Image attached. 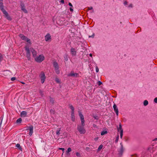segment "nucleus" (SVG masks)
Returning a JSON list of instances; mask_svg holds the SVG:
<instances>
[{"mask_svg": "<svg viewBox=\"0 0 157 157\" xmlns=\"http://www.w3.org/2000/svg\"><path fill=\"white\" fill-rule=\"evenodd\" d=\"M68 5H69L70 6H71V7H73L72 5V4H71V3L69 2V4H68Z\"/></svg>", "mask_w": 157, "mask_h": 157, "instance_id": "3c124183", "label": "nucleus"}, {"mask_svg": "<svg viewBox=\"0 0 157 157\" xmlns=\"http://www.w3.org/2000/svg\"><path fill=\"white\" fill-rule=\"evenodd\" d=\"M129 7L132 8V4H130L129 6Z\"/></svg>", "mask_w": 157, "mask_h": 157, "instance_id": "603ef678", "label": "nucleus"}, {"mask_svg": "<svg viewBox=\"0 0 157 157\" xmlns=\"http://www.w3.org/2000/svg\"><path fill=\"white\" fill-rule=\"evenodd\" d=\"M132 157H137L136 156H132Z\"/></svg>", "mask_w": 157, "mask_h": 157, "instance_id": "0e129e2a", "label": "nucleus"}, {"mask_svg": "<svg viewBox=\"0 0 157 157\" xmlns=\"http://www.w3.org/2000/svg\"><path fill=\"white\" fill-rule=\"evenodd\" d=\"M60 2L61 3H63V4L64 3V0H61Z\"/></svg>", "mask_w": 157, "mask_h": 157, "instance_id": "864d4df0", "label": "nucleus"}, {"mask_svg": "<svg viewBox=\"0 0 157 157\" xmlns=\"http://www.w3.org/2000/svg\"><path fill=\"white\" fill-rule=\"evenodd\" d=\"M56 81L57 83H59L60 82V81H59V80L57 78H56Z\"/></svg>", "mask_w": 157, "mask_h": 157, "instance_id": "37998d69", "label": "nucleus"}, {"mask_svg": "<svg viewBox=\"0 0 157 157\" xmlns=\"http://www.w3.org/2000/svg\"><path fill=\"white\" fill-rule=\"evenodd\" d=\"M76 155L77 156H79L80 155V154L78 152H76Z\"/></svg>", "mask_w": 157, "mask_h": 157, "instance_id": "8fccbe9b", "label": "nucleus"}, {"mask_svg": "<svg viewBox=\"0 0 157 157\" xmlns=\"http://www.w3.org/2000/svg\"><path fill=\"white\" fill-rule=\"evenodd\" d=\"M154 101L155 103H157V97L155 98L154 100Z\"/></svg>", "mask_w": 157, "mask_h": 157, "instance_id": "ea45409f", "label": "nucleus"}, {"mask_svg": "<svg viewBox=\"0 0 157 157\" xmlns=\"http://www.w3.org/2000/svg\"><path fill=\"white\" fill-rule=\"evenodd\" d=\"M92 12L93 13L94 12V10H92Z\"/></svg>", "mask_w": 157, "mask_h": 157, "instance_id": "e2e57ef3", "label": "nucleus"}, {"mask_svg": "<svg viewBox=\"0 0 157 157\" xmlns=\"http://www.w3.org/2000/svg\"><path fill=\"white\" fill-rule=\"evenodd\" d=\"M118 131V132H121V130L123 131V129L122 128V126L121 124L120 123L119 125V127H117Z\"/></svg>", "mask_w": 157, "mask_h": 157, "instance_id": "aec40b11", "label": "nucleus"}, {"mask_svg": "<svg viewBox=\"0 0 157 157\" xmlns=\"http://www.w3.org/2000/svg\"><path fill=\"white\" fill-rule=\"evenodd\" d=\"M6 18L9 21H11L12 20L11 17L9 15L8 16L6 17Z\"/></svg>", "mask_w": 157, "mask_h": 157, "instance_id": "473e14b6", "label": "nucleus"}, {"mask_svg": "<svg viewBox=\"0 0 157 157\" xmlns=\"http://www.w3.org/2000/svg\"><path fill=\"white\" fill-rule=\"evenodd\" d=\"M21 10L25 13H27L28 11L25 9V5L22 2L21 3Z\"/></svg>", "mask_w": 157, "mask_h": 157, "instance_id": "1a4fd4ad", "label": "nucleus"}, {"mask_svg": "<svg viewBox=\"0 0 157 157\" xmlns=\"http://www.w3.org/2000/svg\"><path fill=\"white\" fill-rule=\"evenodd\" d=\"M154 140V141H157V138H155Z\"/></svg>", "mask_w": 157, "mask_h": 157, "instance_id": "bf43d9fd", "label": "nucleus"}, {"mask_svg": "<svg viewBox=\"0 0 157 157\" xmlns=\"http://www.w3.org/2000/svg\"><path fill=\"white\" fill-rule=\"evenodd\" d=\"M59 150H61V151H62L63 152V153H64V148H59Z\"/></svg>", "mask_w": 157, "mask_h": 157, "instance_id": "a19ab883", "label": "nucleus"}, {"mask_svg": "<svg viewBox=\"0 0 157 157\" xmlns=\"http://www.w3.org/2000/svg\"><path fill=\"white\" fill-rule=\"evenodd\" d=\"M123 131H122L121 130L120 132V138L121 139L122 138L123 135Z\"/></svg>", "mask_w": 157, "mask_h": 157, "instance_id": "72a5a7b5", "label": "nucleus"}, {"mask_svg": "<svg viewBox=\"0 0 157 157\" xmlns=\"http://www.w3.org/2000/svg\"><path fill=\"white\" fill-rule=\"evenodd\" d=\"M120 145H121V147L119 151V154L121 155H122L124 151V149L123 147V145L121 143L120 144Z\"/></svg>", "mask_w": 157, "mask_h": 157, "instance_id": "f8f14e48", "label": "nucleus"}, {"mask_svg": "<svg viewBox=\"0 0 157 157\" xmlns=\"http://www.w3.org/2000/svg\"><path fill=\"white\" fill-rule=\"evenodd\" d=\"M90 148L89 147H87L86 148V150L87 151H89L90 150Z\"/></svg>", "mask_w": 157, "mask_h": 157, "instance_id": "a18cd8bd", "label": "nucleus"}, {"mask_svg": "<svg viewBox=\"0 0 157 157\" xmlns=\"http://www.w3.org/2000/svg\"><path fill=\"white\" fill-rule=\"evenodd\" d=\"M96 71L97 72H98L99 71V69L97 66L96 67Z\"/></svg>", "mask_w": 157, "mask_h": 157, "instance_id": "79ce46f5", "label": "nucleus"}, {"mask_svg": "<svg viewBox=\"0 0 157 157\" xmlns=\"http://www.w3.org/2000/svg\"><path fill=\"white\" fill-rule=\"evenodd\" d=\"M40 77L41 79V83L42 84L45 81V80L46 78L45 74L43 72H41L40 75Z\"/></svg>", "mask_w": 157, "mask_h": 157, "instance_id": "20e7f679", "label": "nucleus"}, {"mask_svg": "<svg viewBox=\"0 0 157 157\" xmlns=\"http://www.w3.org/2000/svg\"><path fill=\"white\" fill-rule=\"evenodd\" d=\"M148 104V101L147 100H145L144 102V106L147 105Z\"/></svg>", "mask_w": 157, "mask_h": 157, "instance_id": "cd10ccee", "label": "nucleus"}, {"mask_svg": "<svg viewBox=\"0 0 157 157\" xmlns=\"http://www.w3.org/2000/svg\"><path fill=\"white\" fill-rule=\"evenodd\" d=\"M93 117L96 120H98V117L97 116H93Z\"/></svg>", "mask_w": 157, "mask_h": 157, "instance_id": "58836bf2", "label": "nucleus"}, {"mask_svg": "<svg viewBox=\"0 0 157 157\" xmlns=\"http://www.w3.org/2000/svg\"><path fill=\"white\" fill-rule=\"evenodd\" d=\"M51 36L49 33H48L45 36V39L46 41H48L49 39H51Z\"/></svg>", "mask_w": 157, "mask_h": 157, "instance_id": "ddd939ff", "label": "nucleus"}, {"mask_svg": "<svg viewBox=\"0 0 157 157\" xmlns=\"http://www.w3.org/2000/svg\"><path fill=\"white\" fill-rule=\"evenodd\" d=\"M98 139V137H96L94 139V140L95 141H97Z\"/></svg>", "mask_w": 157, "mask_h": 157, "instance_id": "4d7b16f0", "label": "nucleus"}, {"mask_svg": "<svg viewBox=\"0 0 157 157\" xmlns=\"http://www.w3.org/2000/svg\"><path fill=\"white\" fill-rule=\"evenodd\" d=\"M50 101L52 104H54V102L53 98H50Z\"/></svg>", "mask_w": 157, "mask_h": 157, "instance_id": "7c9ffc66", "label": "nucleus"}, {"mask_svg": "<svg viewBox=\"0 0 157 157\" xmlns=\"http://www.w3.org/2000/svg\"><path fill=\"white\" fill-rule=\"evenodd\" d=\"M71 149L70 147H69L68 148L67 151H66V153L67 154L69 152H71Z\"/></svg>", "mask_w": 157, "mask_h": 157, "instance_id": "c756f323", "label": "nucleus"}, {"mask_svg": "<svg viewBox=\"0 0 157 157\" xmlns=\"http://www.w3.org/2000/svg\"><path fill=\"white\" fill-rule=\"evenodd\" d=\"M69 76H71L73 77H78L79 74L77 73H74V71H71L70 73L68 75Z\"/></svg>", "mask_w": 157, "mask_h": 157, "instance_id": "6e6552de", "label": "nucleus"}, {"mask_svg": "<svg viewBox=\"0 0 157 157\" xmlns=\"http://www.w3.org/2000/svg\"><path fill=\"white\" fill-rule=\"evenodd\" d=\"M79 116L80 118L81 121V125H85L84 120V117L83 115L82 114L81 112L80 111H78Z\"/></svg>", "mask_w": 157, "mask_h": 157, "instance_id": "423d86ee", "label": "nucleus"}, {"mask_svg": "<svg viewBox=\"0 0 157 157\" xmlns=\"http://www.w3.org/2000/svg\"><path fill=\"white\" fill-rule=\"evenodd\" d=\"M71 52L72 55H75L76 53V51L74 48H72L71 50Z\"/></svg>", "mask_w": 157, "mask_h": 157, "instance_id": "f3484780", "label": "nucleus"}, {"mask_svg": "<svg viewBox=\"0 0 157 157\" xmlns=\"http://www.w3.org/2000/svg\"><path fill=\"white\" fill-rule=\"evenodd\" d=\"M70 9L71 12H72L73 11V10L72 8H70Z\"/></svg>", "mask_w": 157, "mask_h": 157, "instance_id": "5fc2aeb1", "label": "nucleus"}, {"mask_svg": "<svg viewBox=\"0 0 157 157\" xmlns=\"http://www.w3.org/2000/svg\"><path fill=\"white\" fill-rule=\"evenodd\" d=\"M8 71V72H9V71Z\"/></svg>", "mask_w": 157, "mask_h": 157, "instance_id": "69168bd1", "label": "nucleus"}, {"mask_svg": "<svg viewBox=\"0 0 157 157\" xmlns=\"http://www.w3.org/2000/svg\"><path fill=\"white\" fill-rule=\"evenodd\" d=\"M103 147V146L102 144L100 145L98 147V151H100L101 150L102 148Z\"/></svg>", "mask_w": 157, "mask_h": 157, "instance_id": "a878e982", "label": "nucleus"}, {"mask_svg": "<svg viewBox=\"0 0 157 157\" xmlns=\"http://www.w3.org/2000/svg\"><path fill=\"white\" fill-rule=\"evenodd\" d=\"M113 108L114 111L116 113L117 115V116L118 115L119 111L117 106L115 104H114L113 105Z\"/></svg>", "mask_w": 157, "mask_h": 157, "instance_id": "9b49d317", "label": "nucleus"}, {"mask_svg": "<svg viewBox=\"0 0 157 157\" xmlns=\"http://www.w3.org/2000/svg\"><path fill=\"white\" fill-rule=\"evenodd\" d=\"M40 93L41 95H43V92H42V91L40 90Z\"/></svg>", "mask_w": 157, "mask_h": 157, "instance_id": "6e6d98bb", "label": "nucleus"}, {"mask_svg": "<svg viewBox=\"0 0 157 157\" xmlns=\"http://www.w3.org/2000/svg\"><path fill=\"white\" fill-rule=\"evenodd\" d=\"M44 57L43 56L40 55L38 56L35 58V60L38 63H40L44 60Z\"/></svg>", "mask_w": 157, "mask_h": 157, "instance_id": "7ed1b4c3", "label": "nucleus"}, {"mask_svg": "<svg viewBox=\"0 0 157 157\" xmlns=\"http://www.w3.org/2000/svg\"><path fill=\"white\" fill-rule=\"evenodd\" d=\"M90 56H91V57H92V54H90Z\"/></svg>", "mask_w": 157, "mask_h": 157, "instance_id": "052dcab7", "label": "nucleus"}, {"mask_svg": "<svg viewBox=\"0 0 157 157\" xmlns=\"http://www.w3.org/2000/svg\"><path fill=\"white\" fill-rule=\"evenodd\" d=\"M70 108L71 109V113L74 112V108L72 105H70Z\"/></svg>", "mask_w": 157, "mask_h": 157, "instance_id": "5701e85b", "label": "nucleus"}, {"mask_svg": "<svg viewBox=\"0 0 157 157\" xmlns=\"http://www.w3.org/2000/svg\"><path fill=\"white\" fill-rule=\"evenodd\" d=\"M85 125H78L77 129L81 134H84L86 132V130L84 128Z\"/></svg>", "mask_w": 157, "mask_h": 157, "instance_id": "f257e3e1", "label": "nucleus"}, {"mask_svg": "<svg viewBox=\"0 0 157 157\" xmlns=\"http://www.w3.org/2000/svg\"><path fill=\"white\" fill-rule=\"evenodd\" d=\"M71 120L73 121H74L75 120L74 112L71 113Z\"/></svg>", "mask_w": 157, "mask_h": 157, "instance_id": "a211bd4d", "label": "nucleus"}, {"mask_svg": "<svg viewBox=\"0 0 157 157\" xmlns=\"http://www.w3.org/2000/svg\"><path fill=\"white\" fill-rule=\"evenodd\" d=\"M22 121V119L21 118H19L16 121V122L17 123H20Z\"/></svg>", "mask_w": 157, "mask_h": 157, "instance_id": "c85d7f7f", "label": "nucleus"}, {"mask_svg": "<svg viewBox=\"0 0 157 157\" xmlns=\"http://www.w3.org/2000/svg\"><path fill=\"white\" fill-rule=\"evenodd\" d=\"M27 115V112L25 111H23L21 113V117H25Z\"/></svg>", "mask_w": 157, "mask_h": 157, "instance_id": "dca6fc26", "label": "nucleus"}, {"mask_svg": "<svg viewBox=\"0 0 157 157\" xmlns=\"http://www.w3.org/2000/svg\"><path fill=\"white\" fill-rule=\"evenodd\" d=\"M119 135H118L117 136V137L116 138V139L115 141L116 143L117 142L118 139H119Z\"/></svg>", "mask_w": 157, "mask_h": 157, "instance_id": "4c0bfd02", "label": "nucleus"}, {"mask_svg": "<svg viewBox=\"0 0 157 157\" xmlns=\"http://www.w3.org/2000/svg\"><path fill=\"white\" fill-rule=\"evenodd\" d=\"M53 66L55 69L59 68V66L58 63L56 61H55L53 63Z\"/></svg>", "mask_w": 157, "mask_h": 157, "instance_id": "4468645a", "label": "nucleus"}, {"mask_svg": "<svg viewBox=\"0 0 157 157\" xmlns=\"http://www.w3.org/2000/svg\"><path fill=\"white\" fill-rule=\"evenodd\" d=\"M25 50L26 51V56L27 57L28 60H30L31 59V53L29 47L25 46Z\"/></svg>", "mask_w": 157, "mask_h": 157, "instance_id": "f03ea898", "label": "nucleus"}, {"mask_svg": "<svg viewBox=\"0 0 157 157\" xmlns=\"http://www.w3.org/2000/svg\"><path fill=\"white\" fill-rule=\"evenodd\" d=\"M20 37L23 40H25L28 42L29 44H31L30 39L27 38L26 36H24L23 35L20 34L19 35Z\"/></svg>", "mask_w": 157, "mask_h": 157, "instance_id": "39448f33", "label": "nucleus"}, {"mask_svg": "<svg viewBox=\"0 0 157 157\" xmlns=\"http://www.w3.org/2000/svg\"><path fill=\"white\" fill-rule=\"evenodd\" d=\"M33 126H30L27 127V128L26 130H29V135L30 136H31L33 133Z\"/></svg>", "mask_w": 157, "mask_h": 157, "instance_id": "0eeeda50", "label": "nucleus"}, {"mask_svg": "<svg viewBox=\"0 0 157 157\" xmlns=\"http://www.w3.org/2000/svg\"><path fill=\"white\" fill-rule=\"evenodd\" d=\"M64 59L66 61H67L68 60V58H67V55H65L64 56Z\"/></svg>", "mask_w": 157, "mask_h": 157, "instance_id": "2f4dec72", "label": "nucleus"}, {"mask_svg": "<svg viewBox=\"0 0 157 157\" xmlns=\"http://www.w3.org/2000/svg\"><path fill=\"white\" fill-rule=\"evenodd\" d=\"M2 12L4 14L6 17L9 15L7 12L6 10L3 11Z\"/></svg>", "mask_w": 157, "mask_h": 157, "instance_id": "4be33fe9", "label": "nucleus"}, {"mask_svg": "<svg viewBox=\"0 0 157 157\" xmlns=\"http://www.w3.org/2000/svg\"><path fill=\"white\" fill-rule=\"evenodd\" d=\"M50 113H51L54 114L55 113V110L54 109H51L50 110Z\"/></svg>", "mask_w": 157, "mask_h": 157, "instance_id": "f704fd0d", "label": "nucleus"}, {"mask_svg": "<svg viewBox=\"0 0 157 157\" xmlns=\"http://www.w3.org/2000/svg\"><path fill=\"white\" fill-rule=\"evenodd\" d=\"M93 8L92 7H89L88 8V9L89 10H93Z\"/></svg>", "mask_w": 157, "mask_h": 157, "instance_id": "09e8293b", "label": "nucleus"}, {"mask_svg": "<svg viewBox=\"0 0 157 157\" xmlns=\"http://www.w3.org/2000/svg\"><path fill=\"white\" fill-rule=\"evenodd\" d=\"M0 8L2 12L5 10L4 9L3 4L2 2H0Z\"/></svg>", "mask_w": 157, "mask_h": 157, "instance_id": "2eb2a0df", "label": "nucleus"}, {"mask_svg": "<svg viewBox=\"0 0 157 157\" xmlns=\"http://www.w3.org/2000/svg\"><path fill=\"white\" fill-rule=\"evenodd\" d=\"M3 117H1L0 118V120H1V122L0 123V126H1L2 123Z\"/></svg>", "mask_w": 157, "mask_h": 157, "instance_id": "e433bc0d", "label": "nucleus"}, {"mask_svg": "<svg viewBox=\"0 0 157 157\" xmlns=\"http://www.w3.org/2000/svg\"><path fill=\"white\" fill-rule=\"evenodd\" d=\"M61 131V128H58L57 130L56 131V134L57 135L59 136V135L60 134V132Z\"/></svg>", "mask_w": 157, "mask_h": 157, "instance_id": "6ab92c4d", "label": "nucleus"}, {"mask_svg": "<svg viewBox=\"0 0 157 157\" xmlns=\"http://www.w3.org/2000/svg\"><path fill=\"white\" fill-rule=\"evenodd\" d=\"M22 84H24V82H22Z\"/></svg>", "mask_w": 157, "mask_h": 157, "instance_id": "338daca9", "label": "nucleus"}, {"mask_svg": "<svg viewBox=\"0 0 157 157\" xmlns=\"http://www.w3.org/2000/svg\"><path fill=\"white\" fill-rule=\"evenodd\" d=\"M107 133V131H103L101 132V136H103Z\"/></svg>", "mask_w": 157, "mask_h": 157, "instance_id": "393cba45", "label": "nucleus"}, {"mask_svg": "<svg viewBox=\"0 0 157 157\" xmlns=\"http://www.w3.org/2000/svg\"><path fill=\"white\" fill-rule=\"evenodd\" d=\"M102 83L100 81H98V84L99 86H100V85H101L102 84Z\"/></svg>", "mask_w": 157, "mask_h": 157, "instance_id": "c03bdc74", "label": "nucleus"}, {"mask_svg": "<svg viewBox=\"0 0 157 157\" xmlns=\"http://www.w3.org/2000/svg\"><path fill=\"white\" fill-rule=\"evenodd\" d=\"M16 78L15 77H13L11 78V80L12 81H14L15 80Z\"/></svg>", "mask_w": 157, "mask_h": 157, "instance_id": "de8ad7c7", "label": "nucleus"}, {"mask_svg": "<svg viewBox=\"0 0 157 157\" xmlns=\"http://www.w3.org/2000/svg\"><path fill=\"white\" fill-rule=\"evenodd\" d=\"M3 57L2 55L0 53V62L2 60Z\"/></svg>", "mask_w": 157, "mask_h": 157, "instance_id": "c9c22d12", "label": "nucleus"}, {"mask_svg": "<svg viewBox=\"0 0 157 157\" xmlns=\"http://www.w3.org/2000/svg\"><path fill=\"white\" fill-rule=\"evenodd\" d=\"M55 70L56 74H58L60 73V71L59 70V68L55 69Z\"/></svg>", "mask_w": 157, "mask_h": 157, "instance_id": "bb28decb", "label": "nucleus"}, {"mask_svg": "<svg viewBox=\"0 0 157 157\" xmlns=\"http://www.w3.org/2000/svg\"><path fill=\"white\" fill-rule=\"evenodd\" d=\"M124 4L125 5H127V1H125Z\"/></svg>", "mask_w": 157, "mask_h": 157, "instance_id": "13d9d810", "label": "nucleus"}, {"mask_svg": "<svg viewBox=\"0 0 157 157\" xmlns=\"http://www.w3.org/2000/svg\"><path fill=\"white\" fill-rule=\"evenodd\" d=\"M16 147L19 150H21L22 149V148L21 147L20 144H17L16 145Z\"/></svg>", "mask_w": 157, "mask_h": 157, "instance_id": "b1692460", "label": "nucleus"}, {"mask_svg": "<svg viewBox=\"0 0 157 157\" xmlns=\"http://www.w3.org/2000/svg\"><path fill=\"white\" fill-rule=\"evenodd\" d=\"M30 49L32 53L33 56V57H36L37 55V52L33 48H31Z\"/></svg>", "mask_w": 157, "mask_h": 157, "instance_id": "9d476101", "label": "nucleus"}, {"mask_svg": "<svg viewBox=\"0 0 157 157\" xmlns=\"http://www.w3.org/2000/svg\"><path fill=\"white\" fill-rule=\"evenodd\" d=\"M94 34H93L92 36H89V38H90V37L94 38Z\"/></svg>", "mask_w": 157, "mask_h": 157, "instance_id": "49530a36", "label": "nucleus"}, {"mask_svg": "<svg viewBox=\"0 0 157 157\" xmlns=\"http://www.w3.org/2000/svg\"><path fill=\"white\" fill-rule=\"evenodd\" d=\"M2 12L4 14L6 17L9 15L7 12L6 10L3 11Z\"/></svg>", "mask_w": 157, "mask_h": 157, "instance_id": "412c9836", "label": "nucleus"}, {"mask_svg": "<svg viewBox=\"0 0 157 157\" xmlns=\"http://www.w3.org/2000/svg\"><path fill=\"white\" fill-rule=\"evenodd\" d=\"M3 0H0V2H2Z\"/></svg>", "mask_w": 157, "mask_h": 157, "instance_id": "680f3d73", "label": "nucleus"}]
</instances>
